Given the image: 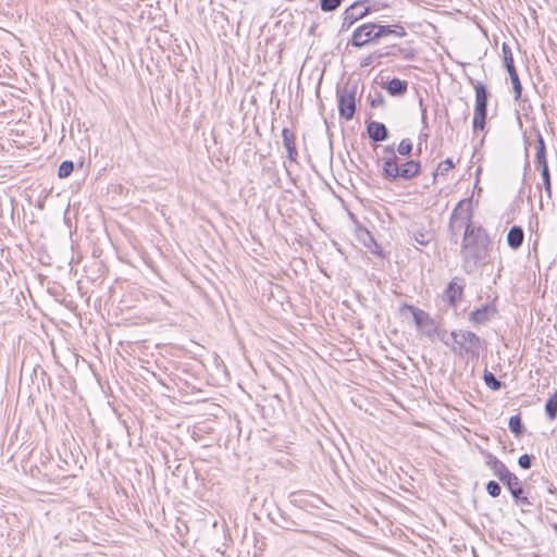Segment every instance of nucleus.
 Instances as JSON below:
<instances>
[{
	"instance_id": "58836bf2",
	"label": "nucleus",
	"mask_w": 557,
	"mask_h": 557,
	"mask_svg": "<svg viewBox=\"0 0 557 557\" xmlns=\"http://www.w3.org/2000/svg\"><path fill=\"white\" fill-rule=\"evenodd\" d=\"M315 502H317V503H314V504H313V506H314L315 508H319V507H320V505H319V504H322V503H323V500H322L321 498H319V497H317V498H315Z\"/></svg>"
},
{
	"instance_id": "7ed1b4c3",
	"label": "nucleus",
	"mask_w": 557,
	"mask_h": 557,
	"mask_svg": "<svg viewBox=\"0 0 557 557\" xmlns=\"http://www.w3.org/2000/svg\"><path fill=\"white\" fill-rule=\"evenodd\" d=\"M356 86H346L342 91H338V111L341 117L349 121L354 117L356 112Z\"/></svg>"
},
{
	"instance_id": "c756f323",
	"label": "nucleus",
	"mask_w": 557,
	"mask_h": 557,
	"mask_svg": "<svg viewBox=\"0 0 557 557\" xmlns=\"http://www.w3.org/2000/svg\"><path fill=\"white\" fill-rule=\"evenodd\" d=\"M397 151L400 156H409L412 151V143L410 139H403L398 147Z\"/></svg>"
},
{
	"instance_id": "4468645a",
	"label": "nucleus",
	"mask_w": 557,
	"mask_h": 557,
	"mask_svg": "<svg viewBox=\"0 0 557 557\" xmlns=\"http://www.w3.org/2000/svg\"><path fill=\"white\" fill-rule=\"evenodd\" d=\"M524 239V232L521 226L513 225L510 227L507 234V244L511 249H518L521 247Z\"/></svg>"
},
{
	"instance_id": "a19ab883",
	"label": "nucleus",
	"mask_w": 557,
	"mask_h": 557,
	"mask_svg": "<svg viewBox=\"0 0 557 557\" xmlns=\"http://www.w3.org/2000/svg\"><path fill=\"white\" fill-rule=\"evenodd\" d=\"M553 529L555 530V532L557 533V523L553 524Z\"/></svg>"
},
{
	"instance_id": "412c9836",
	"label": "nucleus",
	"mask_w": 557,
	"mask_h": 557,
	"mask_svg": "<svg viewBox=\"0 0 557 557\" xmlns=\"http://www.w3.org/2000/svg\"><path fill=\"white\" fill-rule=\"evenodd\" d=\"M412 237L414 242L420 246H428L433 239V235L431 232L422 230L413 231Z\"/></svg>"
},
{
	"instance_id": "dca6fc26",
	"label": "nucleus",
	"mask_w": 557,
	"mask_h": 557,
	"mask_svg": "<svg viewBox=\"0 0 557 557\" xmlns=\"http://www.w3.org/2000/svg\"><path fill=\"white\" fill-rule=\"evenodd\" d=\"M486 465L498 479H502L509 472L506 465L492 454L487 455Z\"/></svg>"
},
{
	"instance_id": "a211bd4d",
	"label": "nucleus",
	"mask_w": 557,
	"mask_h": 557,
	"mask_svg": "<svg viewBox=\"0 0 557 557\" xmlns=\"http://www.w3.org/2000/svg\"><path fill=\"white\" fill-rule=\"evenodd\" d=\"M535 164L539 169L548 166L547 160H546L545 141L540 134L537 136V144H536Z\"/></svg>"
},
{
	"instance_id": "4be33fe9",
	"label": "nucleus",
	"mask_w": 557,
	"mask_h": 557,
	"mask_svg": "<svg viewBox=\"0 0 557 557\" xmlns=\"http://www.w3.org/2000/svg\"><path fill=\"white\" fill-rule=\"evenodd\" d=\"M486 110H476L474 109V116H473V131L476 132L478 129H484L486 124Z\"/></svg>"
},
{
	"instance_id": "7c9ffc66",
	"label": "nucleus",
	"mask_w": 557,
	"mask_h": 557,
	"mask_svg": "<svg viewBox=\"0 0 557 557\" xmlns=\"http://www.w3.org/2000/svg\"><path fill=\"white\" fill-rule=\"evenodd\" d=\"M500 485L496 481H490L486 484V492L491 497H497L500 494Z\"/></svg>"
},
{
	"instance_id": "4c0bfd02",
	"label": "nucleus",
	"mask_w": 557,
	"mask_h": 557,
	"mask_svg": "<svg viewBox=\"0 0 557 557\" xmlns=\"http://www.w3.org/2000/svg\"><path fill=\"white\" fill-rule=\"evenodd\" d=\"M420 107H421V120H422L423 126L428 127V123H426V109L423 108V103H422L421 99H420Z\"/></svg>"
},
{
	"instance_id": "423d86ee",
	"label": "nucleus",
	"mask_w": 557,
	"mask_h": 557,
	"mask_svg": "<svg viewBox=\"0 0 557 557\" xmlns=\"http://www.w3.org/2000/svg\"><path fill=\"white\" fill-rule=\"evenodd\" d=\"M463 280L454 277L447 285L444 292V298L450 306H455L462 297L463 294Z\"/></svg>"
},
{
	"instance_id": "79ce46f5",
	"label": "nucleus",
	"mask_w": 557,
	"mask_h": 557,
	"mask_svg": "<svg viewBox=\"0 0 557 557\" xmlns=\"http://www.w3.org/2000/svg\"><path fill=\"white\" fill-rule=\"evenodd\" d=\"M550 493H555V490L553 487H549Z\"/></svg>"
},
{
	"instance_id": "5701e85b",
	"label": "nucleus",
	"mask_w": 557,
	"mask_h": 557,
	"mask_svg": "<svg viewBox=\"0 0 557 557\" xmlns=\"http://www.w3.org/2000/svg\"><path fill=\"white\" fill-rule=\"evenodd\" d=\"M508 74L510 76V81L512 84L513 92H515V99L520 100L521 94H522V85L519 79V75L517 73V70L508 71Z\"/></svg>"
},
{
	"instance_id": "cd10ccee",
	"label": "nucleus",
	"mask_w": 557,
	"mask_h": 557,
	"mask_svg": "<svg viewBox=\"0 0 557 557\" xmlns=\"http://www.w3.org/2000/svg\"><path fill=\"white\" fill-rule=\"evenodd\" d=\"M540 171H541V176H542V180H543L544 189H545L548 198H550V196H552V184H550L549 169H548V166H544L543 169H540Z\"/></svg>"
},
{
	"instance_id": "ea45409f",
	"label": "nucleus",
	"mask_w": 557,
	"mask_h": 557,
	"mask_svg": "<svg viewBox=\"0 0 557 557\" xmlns=\"http://www.w3.org/2000/svg\"><path fill=\"white\" fill-rule=\"evenodd\" d=\"M426 137H428V134H420L419 139H420V140H422V139H424V140H425V139H426Z\"/></svg>"
},
{
	"instance_id": "393cba45",
	"label": "nucleus",
	"mask_w": 557,
	"mask_h": 557,
	"mask_svg": "<svg viewBox=\"0 0 557 557\" xmlns=\"http://www.w3.org/2000/svg\"><path fill=\"white\" fill-rule=\"evenodd\" d=\"M508 428L511 433H513L516 436H520L523 431V424L521 422L520 416H512L509 419Z\"/></svg>"
},
{
	"instance_id": "72a5a7b5",
	"label": "nucleus",
	"mask_w": 557,
	"mask_h": 557,
	"mask_svg": "<svg viewBox=\"0 0 557 557\" xmlns=\"http://www.w3.org/2000/svg\"><path fill=\"white\" fill-rule=\"evenodd\" d=\"M518 465L522 468V469H530L531 466H532V456L528 455V454H523L519 457L518 459Z\"/></svg>"
},
{
	"instance_id": "b1692460",
	"label": "nucleus",
	"mask_w": 557,
	"mask_h": 557,
	"mask_svg": "<svg viewBox=\"0 0 557 557\" xmlns=\"http://www.w3.org/2000/svg\"><path fill=\"white\" fill-rule=\"evenodd\" d=\"M502 52H503L504 64H505L507 72L511 71V70H516L515 64H513L512 52H511L510 47L507 44H503Z\"/></svg>"
},
{
	"instance_id": "aec40b11",
	"label": "nucleus",
	"mask_w": 557,
	"mask_h": 557,
	"mask_svg": "<svg viewBox=\"0 0 557 557\" xmlns=\"http://www.w3.org/2000/svg\"><path fill=\"white\" fill-rule=\"evenodd\" d=\"M545 413L553 420L557 417V391L554 392L545 404Z\"/></svg>"
},
{
	"instance_id": "f257e3e1",
	"label": "nucleus",
	"mask_w": 557,
	"mask_h": 557,
	"mask_svg": "<svg viewBox=\"0 0 557 557\" xmlns=\"http://www.w3.org/2000/svg\"><path fill=\"white\" fill-rule=\"evenodd\" d=\"M471 216L470 207H465L463 201H460L453 210L449 220V231L455 243H457L458 233L465 228L461 245L465 268H473L478 263L484 264L488 256V236L481 226L472 224Z\"/></svg>"
},
{
	"instance_id": "9b49d317",
	"label": "nucleus",
	"mask_w": 557,
	"mask_h": 557,
	"mask_svg": "<svg viewBox=\"0 0 557 557\" xmlns=\"http://www.w3.org/2000/svg\"><path fill=\"white\" fill-rule=\"evenodd\" d=\"M282 137H283V145L287 151V158L290 161H296V158L298 156L296 150V144H295V135L293 132H290L288 128H284L282 131Z\"/></svg>"
},
{
	"instance_id": "f8f14e48",
	"label": "nucleus",
	"mask_w": 557,
	"mask_h": 557,
	"mask_svg": "<svg viewBox=\"0 0 557 557\" xmlns=\"http://www.w3.org/2000/svg\"><path fill=\"white\" fill-rule=\"evenodd\" d=\"M399 178L411 180L420 172V162L414 160L399 164Z\"/></svg>"
},
{
	"instance_id": "2f4dec72",
	"label": "nucleus",
	"mask_w": 557,
	"mask_h": 557,
	"mask_svg": "<svg viewBox=\"0 0 557 557\" xmlns=\"http://www.w3.org/2000/svg\"><path fill=\"white\" fill-rule=\"evenodd\" d=\"M370 99L372 108L383 107L385 103L384 97L380 91H375L373 96H370Z\"/></svg>"
},
{
	"instance_id": "6ab92c4d",
	"label": "nucleus",
	"mask_w": 557,
	"mask_h": 557,
	"mask_svg": "<svg viewBox=\"0 0 557 557\" xmlns=\"http://www.w3.org/2000/svg\"><path fill=\"white\" fill-rule=\"evenodd\" d=\"M407 82L395 77L387 83L386 89L391 96H403L407 91Z\"/></svg>"
},
{
	"instance_id": "bb28decb",
	"label": "nucleus",
	"mask_w": 557,
	"mask_h": 557,
	"mask_svg": "<svg viewBox=\"0 0 557 557\" xmlns=\"http://www.w3.org/2000/svg\"><path fill=\"white\" fill-rule=\"evenodd\" d=\"M73 170H74L73 161L65 160L59 166L58 176L60 178H66L72 174Z\"/></svg>"
},
{
	"instance_id": "e433bc0d",
	"label": "nucleus",
	"mask_w": 557,
	"mask_h": 557,
	"mask_svg": "<svg viewBox=\"0 0 557 557\" xmlns=\"http://www.w3.org/2000/svg\"><path fill=\"white\" fill-rule=\"evenodd\" d=\"M383 152L385 154L384 158L398 159L396 153H395L394 145H388V146L384 147Z\"/></svg>"
},
{
	"instance_id": "20e7f679",
	"label": "nucleus",
	"mask_w": 557,
	"mask_h": 557,
	"mask_svg": "<svg viewBox=\"0 0 557 557\" xmlns=\"http://www.w3.org/2000/svg\"><path fill=\"white\" fill-rule=\"evenodd\" d=\"M403 308L411 311L414 323L423 335L428 337H433L435 335L436 325L428 312L407 304H405Z\"/></svg>"
},
{
	"instance_id": "f704fd0d",
	"label": "nucleus",
	"mask_w": 557,
	"mask_h": 557,
	"mask_svg": "<svg viewBox=\"0 0 557 557\" xmlns=\"http://www.w3.org/2000/svg\"><path fill=\"white\" fill-rule=\"evenodd\" d=\"M383 55H384V54H383V53H381V52H374V53H372V54L368 55L367 58H364V59L361 61L360 65H361V66H369V65H371V64L373 63V61H374V60L380 59V58H382Z\"/></svg>"
},
{
	"instance_id": "f03ea898",
	"label": "nucleus",
	"mask_w": 557,
	"mask_h": 557,
	"mask_svg": "<svg viewBox=\"0 0 557 557\" xmlns=\"http://www.w3.org/2000/svg\"><path fill=\"white\" fill-rule=\"evenodd\" d=\"M451 344L445 342L451 351L460 357L471 361H478L481 350L486 349V342L469 330H454L450 332Z\"/></svg>"
},
{
	"instance_id": "2eb2a0df",
	"label": "nucleus",
	"mask_w": 557,
	"mask_h": 557,
	"mask_svg": "<svg viewBox=\"0 0 557 557\" xmlns=\"http://www.w3.org/2000/svg\"><path fill=\"white\" fill-rule=\"evenodd\" d=\"M515 499V503L520 506H531V502L527 496L523 495L524 491L521 485L520 480L515 481L512 484H509V487H507Z\"/></svg>"
},
{
	"instance_id": "473e14b6",
	"label": "nucleus",
	"mask_w": 557,
	"mask_h": 557,
	"mask_svg": "<svg viewBox=\"0 0 557 557\" xmlns=\"http://www.w3.org/2000/svg\"><path fill=\"white\" fill-rule=\"evenodd\" d=\"M455 166L451 159L447 158L446 160L442 161L437 166V172H440L442 175H445L448 171H450Z\"/></svg>"
},
{
	"instance_id": "9d476101",
	"label": "nucleus",
	"mask_w": 557,
	"mask_h": 557,
	"mask_svg": "<svg viewBox=\"0 0 557 557\" xmlns=\"http://www.w3.org/2000/svg\"><path fill=\"white\" fill-rule=\"evenodd\" d=\"M383 164H382V174L383 177L389 182H394L397 178H399V163L397 162V159L393 158H383Z\"/></svg>"
},
{
	"instance_id": "1a4fd4ad",
	"label": "nucleus",
	"mask_w": 557,
	"mask_h": 557,
	"mask_svg": "<svg viewBox=\"0 0 557 557\" xmlns=\"http://www.w3.org/2000/svg\"><path fill=\"white\" fill-rule=\"evenodd\" d=\"M495 313V308L485 305L470 312L469 321L474 325L484 324L490 321L491 317Z\"/></svg>"
},
{
	"instance_id": "0eeeda50",
	"label": "nucleus",
	"mask_w": 557,
	"mask_h": 557,
	"mask_svg": "<svg viewBox=\"0 0 557 557\" xmlns=\"http://www.w3.org/2000/svg\"><path fill=\"white\" fill-rule=\"evenodd\" d=\"M370 12L369 8L363 7L360 2L352 3L344 12L343 27L354 24L357 20L362 18Z\"/></svg>"
},
{
	"instance_id": "6e6552de",
	"label": "nucleus",
	"mask_w": 557,
	"mask_h": 557,
	"mask_svg": "<svg viewBox=\"0 0 557 557\" xmlns=\"http://www.w3.org/2000/svg\"><path fill=\"white\" fill-rule=\"evenodd\" d=\"M367 133L369 138L375 143L384 141L388 138V129L385 124L376 121H371L367 125Z\"/></svg>"
},
{
	"instance_id": "c9c22d12",
	"label": "nucleus",
	"mask_w": 557,
	"mask_h": 557,
	"mask_svg": "<svg viewBox=\"0 0 557 557\" xmlns=\"http://www.w3.org/2000/svg\"><path fill=\"white\" fill-rule=\"evenodd\" d=\"M507 487H509V484H512L515 481H518V476L513 473H511L510 471L505 475L503 476L502 479H499Z\"/></svg>"
},
{
	"instance_id": "c85d7f7f",
	"label": "nucleus",
	"mask_w": 557,
	"mask_h": 557,
	"mask_svg": "<svg viewBox=\"0 0 557 557\" xmlns=\"http://www.w3.org/2000/svg\"><path fill=\"white\" fill-rule=\"evenodd\" d=\"M343 0H320L321 10L324 12H330L336 10Z\"/></svg>"
},
{
	"instance_id": "f3484780",
	"label": "nucleus",
	"mask_w": 557,
	"mask_h": 557,
	"mask_svg": "<svg viewBox=\"0 0 557 557\" xmlns=\"http://www.w3.org/2000/svg\"><path fill=\"white\" fill-rule=\"evenodd\" d=\"M386 35H395L401 38L405 37L407 33L403 26L377 25V30L374 33V37L380 39Z\"/></svg>"
},
{
	"instance_id": "a878e982",
	"label": "nucleus",
	"mask_w": 557,
	"mask_h": 557,
	"mask_svg": "<svg viewBox=\"0 0 557 557\" xmlns=\"http://www.w3.org/2000/svg\"><path fill=\"white\" fill-rule=\"evenodd\" d=\"M483 379L485 384L493 391H498L503 386V382L497 380L492 372L485 371Z\"/></svg>"
},
{
	"instance_id": "39448f33",
	"label": "nucleus",
	"mask_w": 557,
	"mask_h": 557,
	"mask_svg": "<svg viewBox=\"0 0 557 557\" xmlns=\"http://www.w3.org/2000/svg\"><path fill=\"white\" fill-rule=\"evenodd\" d=\"M377 30V25L373 23L363 24L355 29L351 38L354 47H363L371 40H376L374 33Z\"/></svg>"
},
{
	"instance_id": "ddd939ff",
	"label": "nucleus",
	"mask_w": 557,
	"mask_h": 557,
	"mask_svg": "<svg viewBox=\"0 0 557 557\" xmlns=\"http://www.w3.org/2000/svg\"><path fill=\"white\" fill-rule=\"evenodd\" d=\"M475 90V108L476 110H486L487 111V102L490 98V92L486 87L482 83H476L474 85Z\"/></svg>"
}]
</instances>
